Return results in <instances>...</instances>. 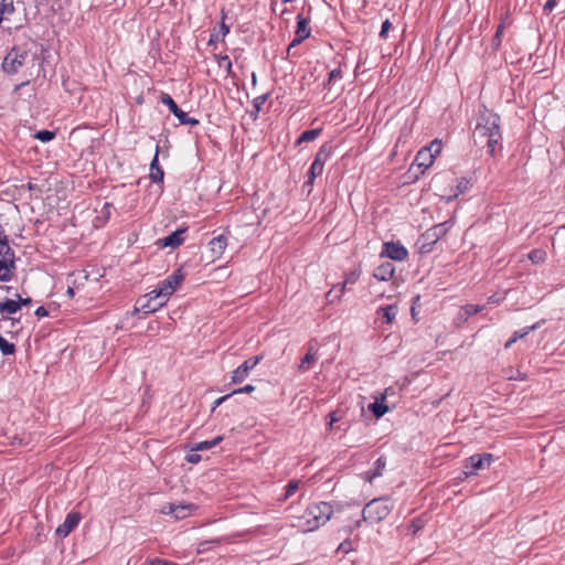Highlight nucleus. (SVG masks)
Instances as JSON below:
<instances>
[{"label":"nucleus","instance_id":"obj_19","mask_svg":"<svg viewBox=\"0 0 565 565\" xmlns=\"http://www.w3.org/2000/svg\"><path fill=\"white\" fill-rule=\"evenodd\" d=\"M387 390L381 395V398L369 405V409L376 418L384 416L388 412V406L384 404L386 399Z\"/></svg>","mask_w":565,"mask_h":565},{"label":"nucleus","instance_id":"obj_49","mask_svg":"<svg viewBox=\"0 0 565 565\" xmlns=\"http://www.w3.org/2000/svg\"><path fill=\"white\" fill-rule=\"evenodd\" d=\"M35 316L38 318H44L46 316H49V311L46 310V308L44 307H39L36 310H35Z\"/></svg>","mask_w":565,"mask_h":565},{"label":"nucleus","instance_id":"obj_63","mask_svg":"<svg viewBox=\"0 0 565 565\" xmlns=\"http://www.w3.org/2000/svg\"><path fill=\"white\" fill-rule=\"evenodd\" d=\"M413 525H414V527H416V529H414V532H417V530H419V526H417V524H415V523H413Z\"/></svg>","mask_w":565,"mask_h":565},{"label":"nucleus","instance_id":"obj_47","mask_svg":"<svg viewBox=\"0 0 565 565\" xmlns=\"http://www.w3.org/2000/svg\"><path fill=\"white\" fill-rule=\"evenodd\" d=\"M186 461L190 463H198L201 460V456L196 452H191L186 455Z\"/></svg>","mask_w":565,"mask_h":565},{"label":"nucleus","instance_id":"obj_33","mask_svg":"<svg viewBox=\"0 0 565 565\" xmlns=\"http://www.w3.org/2000/svg\"><path fill=\"white\" fill-rule=\"evenodd\" d=\"M14 12V4L12 0L0 1V17L3 19L6 15H11Z\"/></svg>","mask_w":565,"mask_h":565},{"label":"nucleus","instance_id":"obj_54","mask_svg":"<svg viewBox=\"0 0 565 565\" xmlns=\"http://www.w3.org/2000/svg\"><path fill=\"white\" fill-rule=\"evenodd\" d=\"M79 131H81V129H79V128L74 129V130L71 132V138H78V136H77V135H78V132H79Z\"/></svg>","mask_w":565,"mask_h":565},{"label":"nucleus","instance_id":"obj_64","mask_svg":"<svg viewBox=\"0 0 565 565\" xmlns=\"http://www.w3.org/2000/svg\"><path fill=\"white\" fill-rule=\"evenodd\" d=\"M360 525H361V520H359V521L356 522V526H360Z\"/></svg>","mask_w":565,"mask_h":565},{"label":"nucleus","instance_id":"obj_50","mask_svg":"<svg viewBox=\"0 0 565 565\" xmlns=\"http://www.w3.org/2000/svg\"><path fill=\"white\" fill-rule=\"evenodd\" d=\"M230 396H232V394H227V395H224L220 398H217L215 402H214V407L213 409H215L217 406H220L224 401H226Z\"/></svg>","mask_w":565,"mask_h":565},{"label":"nucleus","instance_id":"obj_24","mask_svg":"<svg viewBox=\"0 0 565 565\" xmlns=\"http://www.w3.org/2000/svg\"><path fill=\"white\" fill-rule=\"evenodd\" d=\"M21 309V303L13 299H7L0 301V313L1 315H13Z\"/></svg>","mask_w":565,"mask_h":565},{"label":"nucleus","instance_id":"obj_41","mask_svg":"<svg viewBox=\"0 0 565 565\" xmlns=\"http://www.w3.org/2000/svg\"><path fill=\"white\" fill-rule=\"evenodd\" d=\"M342 78V71L340 68H334L329 73V77L327 81L328 86H330L333 82Z\"/></svg>","mask_w":565,"mask_h":565},{"label":"nucleus","instance_id":"obj_8","mask_svg":"<svg viewBox=\"0 0 565 565\" xmlns=\"http://www.w3.org/2000/svg\"><path fill=\"white\" fill-rule=\"evenodd\" d=\"M160 100L178 118L180 124L191 125V126L199 124V121L196 119L189 117V115L185 111H183L181 108H179L177 103L173 100V98L169 94L162 93Z\"/></svg>","mask_w":565,"mask_h":565},{"label":"nucleus","instance_id":"obj_9","mask_svg":"<svg viewBox=\"0 0 565 565\" xmlns=\"http://www.w3.org/2000/svg\"><path fill=\"white\" fill-rule=\"evenodd\" d=\"M311 34V30L309 28V20L305 18L303 15L299 14L297 17V29L295 39L291 41V43L288 46V53L291 52V50L300 44L302 41L308 39Z\"/></svg>","mask_w":565,"mask_h":565},{"label":"nucleus","instance_id":"obj_16","mask_svg":"<svg viewBox=\"0 0 565 565\" xmlns=\"http://www.w3.org/2000/svg\"><path fill=\"white\" fill-rule=\"evenodd\" d=\"M468 461L472 470L484 469L490 467L493 461V456L491 454L475 455L471 456Z\"/></svg>","mask_w":565,"mask_h":565},{"label":"nucleus","instance_id":"obj_30","mask_svg":"<svg viewBox=\"0 0 565 565\" xmlns=\"http://www.w3.org/2000/svg\"><path fill=\"white\" fill-rule=\"evenodd\" d=\"M15 344L9 342L4 337L0 334V351L3 355H13L15 353Z\"/></svg>","mask_w":565,"mask_h":565},{"label":"nucleus","instance_id":"obj_43","mask_svg":"<svg viewBox=\"0 0 565 565\" xmlns=\"http://www.w3.org/2000/svg\"><path fill=\"white\" fill-rule=\"evenodd\" d=\"M503 29H504L503 24H500L497 29L494 36H493V45L495 47L500 46V44H501V36L503 33Z\"/></svg>","mask_w":565,"mask_h":565},{"label":"nucleus","instance_id":"obj_40","mask_svg":"<svg viewBox=\"0 0 565 565\" xmlns=\"http://www.w3.org/2000/svg\"><path fill=\"white\" fill-rule=\"evenodd\" d=\"M330 153H331V148H327V146L323 145L321 147V149L319 150V152L317 153L316 158H319L320 159V163L322 166H324V162L329 158Z\"/></svg>","mask_w":565,"mask_h":565},{"label":"nucleus","instance_id":"obj_6","mask_svg":"<svg viewBox=\"0 0 565 565\" xmlns=\"http://www.w3.org/2000/svg\"><path fill=\"white\" fill-rule=\"evenodd\" d=\"M443 143H428L416 154L414 163L424 173L433 163L437 154L441 151Z\"/></svg>","mask_w":565,"mask_h":565},{"label":"nucleus","instance_id":"obj_38","mask_svg":"<svg viewBox=\"0 0 565 565\" xmlns=\"http://www.w3.org/2000/svg\"><path fill=\"white\" fill-rule=\"evenodd\" d=\"M299 484H300V481H298V480L289 481L288 484L286 486V492L284 495V500H287L290 497H292L298 491Z\"/></svg>","mask_w":565,"mask_h":565},{"label":"nucleus","instance_id":"obj_25","mask_svg":"<svg viewBox=\"0 0 565 565\" xmlns=\"http://www.w3.org/2000/svg\"><path fill=\"white\" fill-rule=\"evenodd\" d=\"M470 188V181L466 178L457 180L456 191L446 198L447 202H450L458 198L460 194L466 193Z\"/></svg>","mask_w":565,"mask_h":565},{"label":"nucleus","instance_id":"obj_39","mask_svg":"<svg viewBox=\"0 0 565 565\" xmlns=\"http://www.w3.org/2000/svg\"><path fill=\"white\" fill-rule=\"evenodd\" d=\"M33 137L42 141H50L51 139L55 138V132L50 130H40L36 134H34Z\"/></svg>","mask_w":565,"mask_h":565},{"label":"nucleus","instance_id":"obj_14","mask_svg":"<svg viewBox=\"0 0 565 565\" xmlns=\"http://www.w3.org/2000/svg\"><path fill=\"white\" fill-rule=\"evenodd\" d=\"M360 274H361L360 269H356V270H353V271H351V273L347 274L345 279H344V281H343V284H342V286H341V288H340V294L333 297V296H332V294H333V289L329 290V291H328V294H327V299H328V301L332 302V301H334L335 299H340V298H341V296H342V295H343V292H344L345 286H347V285L355 284V282H356V280H358V279H359V277H360Z\"/></svg>","mask_w":565,"mask_h":565},{"label":"nucleus","instance_id":"obj_15","mask_svg":"<svg viewBox=\"0 0 565 565\" xmlns=\"http://www.w3.org/2000/svg\"><path fill=\"white\" fill-rule=\"evenodd\" d=\"M394 273L395 266L390 262H385L375 268L373 276L377 280L387 281L394 276Z\"/></svg>","mask_w":565,"mask_h":565},{"label":"nucleus","instance_id":"obj_10","mask_svg":"<svg viewBox=\"0 0 565 565\" xmlns=\"http://www.w3.org/2000/svg\"><path fill=\"white\" fill-rule=\"evenodd\" d=\"M381 256H385L392 260L403 262L407 258L408 252L407 249L401 244L395 242H386L383 245V250L381 253Z\"/></svg>","mask_w":565,"mask_h":565},{"label":"nucleus","instance_id":"obj_4","mask_svg":"<svg viewBox=\"0 0 565 565\" xmlns=\"http://www.w3.org/2000/svg\"><path fill=\"white\" fill-rule=\"evenodd\" d=\"M452 222L446 221L439 224L434 225L428 228L425 233L420 235L417 241L418 250L420 254H428L431 252L433 246L444 237L449 228L451 227Z\"/></svg>","mask_w":565,"mask_h":565},{"label":"nucleus","instance_id":"obj_59","mask_svg":"<svg viewBox=\"0 0 565 565\" xmlns=\"http://www.w3.org/2000/svg\"><path fill=\"white\" fill-rule=\"evenodd\" d=\"M489 145V152L492 153L494 151V148L492 147V143H488Z\"/></svg>","mask_w":565,"mask_h":565},{"label":"nucleus","instance_id":"obj_56","mask_svg":"<svg viewBox=\"0 0 565 565\" xmlns=\"http://www.w3.org/2000/svg\"><path fill=\"white\" fill-rule=\"evenodd\" d=\"M66 294H67L70 297H73L75 292H74V289H73L72 287H68V288H67Z\"/></svg>","mask_w":565,"mask_h":565},{"label":"nucleus","instance_id":"obj_21","mask_svg":"<svg viewBox=\"0 0 565 565\" xmlns=\"http://www.w3.org/2000/svg\"><path fill=\"white\" fill-rule=\"evenodd\" d=\"M159 152L160 148L157 143L156 153L150 164V178L153 182H161L163 180V170L158 164Z\"/></svg>","mask_w":565,"mask_h":565},{"label":"nucleus","instance_id":"obj_27","mask_svg":"<svg viewBox=\"0 0 565 565\" xmlns=\"http://www.w3.org/2000/svg\"><path fill=\"white\" fill-rule=\"evenodd\" d=\"M0 258L14 262V252L10 247L7 236H4V239H0Z\"/></svg>","mask_w":565,"mask_h":565},{"label":"nucleus","instance_id":"obj_35","mask_svg":"<svg viewBox=\"0 0 565 565\" xmlns=\"http://www.w3.org/2000/svg\"><path fill=\"white\" fill-rule=\"evenodd\" d=\"M541 327V322H536L530 327H526L522 330H518L513 333L512 338H515V341L520 340V339H523L524 337H526L530 332L539 329Z\"/></svg>","mask_w":565,"mask_h":565},{"label":"nucleus","instance_id":"obj_48","mask_svg":"<svg viewBox=\"0 0 565 565\" xmlns=\"http://www.w3.org/2000/svg\"><path fill=\"white\" fill-rule=\"evenodd\" d=\"M556 4H557V0H547L544 6V12L551 13L553 11V9L556 7Z\"/></svg>","mask_w":565,"mask_h":565},{"label":"nucleus","instance_id":"obj_12","mask_svg":"<svg viewBox=\"0 0 565 565\" xmlns=\"http://www.w3.org/2000/svg\"><path fill=\"white\" fill-rule=\"evenodd\" d=\"M82 516L78 512H71L66 515L64 522L55 531L58 537H66L79 523Z\"/></svg>","mask_w":565,"mask_h":565},{"label":"nucleus","instance_id":"obj_61","mask_svg":"<svg viewBox=\"0 0 565 565\" xmlns=\"http://www.w3.org/2000/svg\"><path fill=\"white\" fill-rule=\"evenodd\" d=\"M413 525H414V527H416V529H414V532H417V530H419V526H417V524H415V523H413Z\"/></svg>","mask_w":565,"mask_h":565},{"label":"nucleus","instance_id":"obj_37","mask_svg":"<svg viewBox=\"0 0 565 565\" xmlns=\"http://www.w3.org/2000/svg\"><path fill=\"white\" fill-rule=\"evenodd\" d=\"M545 252L542 249H533L527 254L529 259H531L534 264H540L545 260Z\"/></svg>","mask_w":565,"mask_h":565},{"label":"nucleus","instance_id":"obj_52","mask_svg":"<svg viewBox=\"0 0 565 565\" xmlns=\"http://www.w3.org/2000/svg\"><path fill=\"white\" fill-rule=\"evenodd\" d=\"M221 32H222V38H224L230 32V28L225 23H222Z\"/></svg>","mask_w":565,"mask_h":565},{"label":"nucleus","instance_id":"obj_58","mask_svg":"<svg viewBox=\"0 0 565 565\" xmlns=\"http://www.w3.org/2000/svg\"><path fill=\"white\" fill-rule=\"evenodd\" d=\"M313 181H315V180H311V179L308 177V180L305 182V185L311 186V185L313 184Z\"/></svg>","mask_w":565,"mask_h":565},{"label":"nucleus","instance_id":"obj_28","mask_svg":"<svg viewBox=\"0 0 565 565\" xmlns=\"http://www.w3.org/2000/svg\"><path fill=\"white\" fill-rule=\"evenodd\" d=\"M223 440L222 436H217L212 440H205L194 444L192 447V451H201V450H207L213 448L214 446L218 445Z\"/></svg>","mask_w":565,"mask_h":565},{"label":"nucleus","instance_id":"obj_45","mask_svg":"<svg viewBox=\"0 0 565 565\" xmlns=\"http://www.w3.org/2000/svg\"><path fill=\"white\" fill-rule=\"evenodd\" d=\"M173 512H174V503H167V504L162 505L160 509V513L166 514V515L173 516Z\"/></svg>","mask_w":565,"mask_h":565},{"label":"nucleus","instance_id":"obj_23","mask_svg":"<svg viewBox=\"0 0 565 565\" xmlns=\"http://www.w3.org/2000/svg\"><path fill=\"white\" fill-rule=\"evenodd\" d=\"M14 269V262L0 258V281H10Z\"/></svg>","mask_w":565,"mask_h":565},{"label":"nucleus","instance_id":"obj_13","mask_svg":"<svg viewBox=\"0 0 565 565\" xmlns=\"http://www.w3.org/2000/svg\"><path fill=\"white\" fill-rule=\"evenodd\" d=\"M227 246V238L224 235H218L212 238L209 243L210 252L212 253L213 259L220 258Z\"/></svg>","mask_w":565,"mask_h":565},{"label":"nucleus","instance_id":"obj_18","mask_svg":"<svg viewBox=\"0 0 565 565\" xmlns=\"http://www.w3.org/2000/svg\"><path fill=\"white\" fill-rule=\"evenodd\" d=\"M145 298H146V302L140 303V308H139V310L143 311L145 313L154 312L159 308H161L162 306L166 305L161 299L152 298L151 291L148 295H146Z\"/></svg>","mask_w":565,"mask_h":565},{"label":"nucleus","instance_id":"obj_32","mask_svg":"<svg viewBox=\"0 0 565 565\" xmlns=\"http://www.w3.org/2000/svg\"><path fill=\"white\" fill-rule=\"evenodd\" d=\"M323 171V166L320 163L319 158H315V161L312 162L307 177H309L311 180H315L318 175H320Z\"/></svg>","mask_w":565,"mask_h":565},{"label":"nucleus","instance_id":"obj_20","mask_svg":"<svg viewBox=\"0 0 565 565\" xmlns=\"http://www.w3.org/2000/svg\"><path fill=\"white\" fill-rule=\"evenodd\" d=\"M386 467V459L384 457H380L374 462V468L364 473V479L369 482H372L375 478L381 477L383 475V470Z\"/></svg>","mask_w":565,"mask_h":565},{"label":"nucleus","instance_id":"obj_57","mask_svg":"<svg viewBox=\"0 0 565 565\" xmlns=\"http://www.w3.org/2000/svg\"><path fill=\"white\" fill-rule=\"evenodd\" d=\"M218 39V35L217 34H211V39H210V42H214V41H217Z\"/></svg>","mask_w":565,"mask_h":565},{"label":"nucleus","instance_id":"obj_46","mask_svg":"<svg viewBox=\"0 0 565 565\" xmlns=\"http://www.w3.org/2000/svg\"><path fill=\"white\" fill-rule=\"evenodd\" d=\"M254 391H255V386L250 385V384H247V385H245L242 388L234 390L231 394L234 395V394H242V393H252Z\"/></svg>","mask_w":565,"mask_h":565},{"label":"nucleus","instance_id":"obj_44","mask_svg":"<svg viewBox=\"0 0 565 565\" xmlns=\"http://www.w3.org/2000/svg\"><path fill=\"white\" fill-rule=\"evenodd\" d=\"M392 28V23L390 22V20H385L383 23H382V28H381V32H380V36L382 39H386L387 38V33L390 31V29Z\"/></svg>","mask_w":565,"mask_h":565},{"label":"nucleus","instance_id":"obj_2","mask_svg":"<svg viewBox=\"0 0 565 565\" xmlns=\"http://www.w3.org/2000/svg\"><path fill=\"white\" fill-rule=\"evenodd\" d=\"M500 118L498 115L484 111L477 120L473 129V138L477 140L498 141L501 138L500 135Z\"/></svg>","mask_w":565,"mask_h":565},{"label":"nucleus","instance_id":"obj_17","mask_svg":"<svg viewBox=\"0 0 565 565\" xmlns=\"http://www.w3.org/2000/svg\"><path fill=\"white\" fill-rule=\"evenodd\" d=\"M183 233H184L183 230L174 231L173 233H171L167 237L159 239V244L162 247L175 248V247L180 246L183 243V241H184Z\"/></svg>","mask_w":565,"mask_h":565},{"label":"nucleus","instance_id":"obj_3","mask_svg":"<svg viewBox=\"0 0 565 565\" xmlns=\"http://www.w3.org/2000/svg\"><path fill=\"white\" fill-rule=\"evenodd\" d=\"M394 504L388 497H382L371 500L362 511V521L369 523H380L391 513Z\"/></svg>","mask_w":565,"mask_h":565},{"label":"nucleus","instance_id":"obj_1","mask_svg":"<svg viewBox=\"0 0 565 565\" xmlns=\"http://www.w3.org/2000/svg\"><path fill=\"white\" fill-rule=\"evenodd\" d=\"M333 514L332 505L328 502H319L309 505L303 514L294 518L291 526L297 527L300 532H312L324 525Z\"/></svg>","mask_w":565,"mask_h":565},{"label":"nucleus","instance_id":"obj_62","mask_svg":"<svg viewBox=\"0 0 565 565\" xmlns=\"http://www.w3.org/2000/svg\"><path fill=\"white\" fill-rule=\"evenodd\" d=\"M413 525H414V527H416V529H414V532H417V530H419V526H417V524H415V523H413Z\"/></svg>","mask_w":565,"mask_h":565},{"label":"nucleus","instance_id":"obj_26","mask_svg":"<svg viewBox=\"0 0 565 565\" xmlns=\"http://www.w3.org/2000/svg\"><path fill=\"white\" fill-rule=\"evenodd\" d=\"M195 507L193 504H175L174 503V512L173 518L175 520H183L191 514Z\"/></svg>","mask_w":565,"mask_h":565},{"label":"nucleus","instance_id":"obj_7","mask_svg":"<svg viewBox=\"0 0 565 565\" xmlns=\"http://www.w3.org/2000/svg\"><path fill=\"white\" fill-rule=\"evenodd\" d=\"M26 56L25 52L10 51L3 60L2 70L8 74H15L24 65Z\"/></svg>","mask_w":565,"mask_h":565},{"label":"nucleus","instance_id":"obj_22","mask_svg":"<svg viewBox=\"0 0 565 565\" xmlns=\"http://www.w3.org/2000/svg\"><path fill=\"white\" fill-rule=\"evenodd\" d=\"M318 360V351L309 348L307 354L301 359L299 364L300 372H307L311 369L312 364Z\"/></svg>","mask_w":565,"mask_h":565},{"label":"nucleus","instance_id":"obj_11","mask_svg":"<svg viewBox=\"0 0 565 565\" xmlns=\"http://www.w3.org/2000/svg\"><path fill=\"white\" fill-rule=\"evenodd\" d=\"M260 356H252L244 361L232 374V382L239 384L245 381L249 372L259 363Z\"/></svg>","mask_w":565,"mask_h":565},{"label":"nucleus","instance_id":"obj_34","mask_svg":"<svg viewBox=\"0 0 565 565\" xmlns=\"http://www.w3.org/2000/svg\"><path fill=\"white\" fill-rule=\"evenodd\" d=\"M321 134L320 129H310L303 131L296 141H312L317 139Z\"/></svg>","mask_w":565,"mask_h":565},{"label":"nucleus","instance_id":"obj_55","mask_svg":"<svg viewBox=\"0 0 565 565\" xmlns=\"http://www.w3.org/2000/svg\"><path fill=\"white\" fill-rule=\"evenodd\" d=\"M488 301H489L490 303H498V302H499V299H498V298H495V296H491V297H489Z\"/></svg>","mask_w":565,"mask_h":565},{"label":"nucleus","instance_id":"obj_29","mask_svg":"<svg viewBox=\"0 0 565 565\" xmlns=\"http://www.w3.org/2000/svg\"><path fill=\"white\" fill-rule=\"evenodd\" d=\"M397 311L398 310L395 305L382 307L379 309V313L383 316L386 323H391L395 319Z\"/></svg>","mask_w":565,"mask_h":565},{"label":"nucleus","instance_id":"obj_60","mask_svg":"<svg viewBox=\"0 0 565 565\" xmlns=\"http://www.w3.org/2000/svg\"><path fill=\"white\" fill-rule=\"evenodd\" d=\"M337 420H338V419H337L333 415H331V424H332V423H334V422H337Z\"/></svg>","mask_w":565,"mask_h":565},{"label":"nucleus","instance_id":"obj_5","mask_svg":"<svg viewBox=\"0 0 565 565\" xmlns=\"http://www.w3.org/2000/svg\"><path fill=\"white\" fill-rule=\"evenodd\" d=\"M183 279H184V273H183L182 268L175 269L170 276H168L164 280H162L159 284L158 288H156L151 291V297L159 298L164 303H167L169 298L180 287Z\"/></svg>","mask_w":565,"mask_h":565},{"label":"nucleus","instance_id":"obj_53","mask_svg":"<svg viewBox=\"0 0 565 565\" xmlns=\"http://www.w3.org/2000/svg\"><path fill=\"white\" fill-rule=\"evenodd\" d=\"M515 342H516V341H515V338H512V337H511V338L505 342L504 348H505V349H510V348H511Z\"/></svg>","mask_w":565,"mask_h":565},{"label":"nucleus","instance_id":"obj_51","mask_svg":"<svg viewBox=\"0 0 565 565\" xmlns=\"http://www.w3.org/2000/svg\"><path fill=\"white\" fill-rule=\"evenodd\" d=\"M17 297H18L17 301L21 303V307L29 305L32 301L31 298H22L20 295H17Z\"/></svg>","mask_w":565,"mask_h":565},{"label":"nucleus","instance_id":"obj_42","mask_svg":"<svg viewBox=\"0 0 565 565\" xmlns=\"http://www.w3.org/2000/svg\"><path fill=\"white\" fill-rule=\"evenodd\" d=\"M353 548L351 540H344L338 547V551L348 554Z\"/></svg>","mask_w":565,"mask_h":565},{"label":"nucleus","instance_id":"obj_31","mask_svg":"<svg viewBox=\"0 0 565 565\" xmlns=\"http://www.w3.org/2000/svg\"><path fill=\"white\" fill-rule=\"evenodd\" d=\"M216 61H217L218 67L224 68L227 76L233 75L232 62L227 55H217Z\"/></svg>","mask_w":565,"mask_h":565},{"label":"nucleus","instance_id":"obj_36","mask_svg":"<svg viewBox=\"0 0 565 565\" xmlns=\"http://www.w3.org/2000/svg\"><path fill=\"white\" fill-rule=\"evenodd\" d=\"M483 306H479V305H466L461 308V310L463 311L465 313V319H468L469 317L473 316V315H477L478 312L482 311L483 310Z\"/></svg>","mask_w":565,"mask_h":565}]
</instances>
